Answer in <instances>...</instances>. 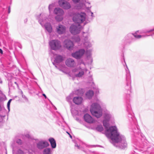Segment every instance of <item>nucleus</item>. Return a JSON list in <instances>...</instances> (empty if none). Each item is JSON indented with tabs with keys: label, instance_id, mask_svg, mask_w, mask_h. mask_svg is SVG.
I'll use <instances>...</instances> for the list:
<instances>
[{
	"label": "nucleus",
	"instance_id": "obj_26",
	"mask_svg": "<svg viewBox=\"0 0 154 154\" xmlns=\"http://www.w3.org/2000/svg\"><path fill=\"white\" fill-rule=\"evenodd\" d=\"M85 42L84 43V45L85 47L88 48L92 47V45L90 42H88V40Z\"/></svg>",
	"mask_w": 154,
	"mask_h": 154
},
{
	"label": "nucleus",
	"instance_id": "obj_3",
	"mask_svg": "<svg viewBox=\"0 0 154 154\" xmlns=\"http://www.w3.org/2000/svg\"><path fill=\"white\" fill-rule=\"evenodd\" d=\"M143 32L139 30L136 31L134 33H129L125 35L122 42L124 45L130 44L135 41L136 39H139L143 37V35H140Z\"/></svg>",
	"mask_w": 154,
	"mask_h": 154
},
{
	"label": "nucleus",
	"instance_id": "obj_27",
	"mask_svg": "<svg viewBox=\"0 0 154 154\" xmlns=\"http://www.w3.org/2000/svg\"><path fill=\"white\" fill-rule=\"evenodd\" d=\"M83 37L84 38V39L85 41L88 40V38L89 36V34L87 32H83Z\"/></svg>",
	"mask_w": 154,
	"mask_h": 154
},
{
	"label": "nucleus",
	"instance_id": "obj_19",
	"mask_svg": "<svg viewBox=\"0 0 154 154\" xmlns=\"http://www.w3.org/2000/svg\"><path fill=\"white\" fill-rule=\"evenodd\" d=\"M83 100L82 98L81 97H74L73 99V102L76 104L79 105L81 104Z\"/></svg>",
	"mask_w": 154,
	"mask_h": 154
},
{
	"label": "nucleus",
	"instance_id": "obj_11",
	"mask_svg": "<svg viewBox=\"0 0 154 154\" xmlns=\"http://www.w3.org/2000/svg\"><path fill=\"white\" fill-rule=\"evenodd\" d=\"M85 52V50L83 49H81L75 52L72 53V56L74 58L78 60L80 59Z\"/></svg>",
	"mask_w": 154,
	"mask_h": 154
},
{
	"label": "nucleus",
	"instance_id": "obj_25",
	"mask_svg": "<svg viewBox=\"0 0 154 154\" xmlns=\"http://www.w3.org/2000/svg\"><path fill=\"white\" fill-rule=\"evenodd\" d=\"M111 116L109 113L108 112H105L104 113V119L109 120Z\"/></svg>",
	"mask_w": 154,
	"mask_h": 154
},
{
	"label": "nucleus",
	"instance_id": "obj_18",
	"mask_svg": "<svg viewBox=\"0 0 154 154\" xmlns=\"http://www.w3.org/2000/svg\"><path fill=\"white\" fill-rule=\"evenodd\" d=\"M84 119L85 122L89 123H92L94 121V120L87 113L84 115Z\"/></svg>",
	"mask_w": 154,
	"mask_h": 154
},
{
	"label": "nucleus",
	"instance_id": "obj_23",
	"mask_svg": "<svg viewBox=\"0 0 154 154\" xmlns=\"http://www.w3.org/2000/svg\"><path fill=\"white\" fill-rule=\"evenodd\" d=\"M94 92L92 90H89L86 93L87 98L89 99H91L94 95Z\"/></svg>",
	"mask_w": 154,
	"mask_h": 154
},
{
	"label": "nucleus",
	"instance_id": "obj_51",
	"mask_svg": "<svg viewBox=\"0 0 154 154\" xmlns=\"http://www.w3.org/2000/svg\"><path fill=\"white\" fill-rule=\"evenodd\" d=\"M73 78L72 79L73 80H74V79L75 78Z\"/></svg>",
	"mask_w": 154,
	"mask_h": 154
},
{
	"label": "nucleus",
	"instance_id": "obj_43",
	"mask_svg": "<svg viewBox=\"0 0 154 154\" xmlns=\"http://www.w3.org/2000/svg\"><path fill=\"white\" fill-rule=\"evenodd\" d=\"M11 12V8H10V6H9L8 7V13L9 14Z\"/></svg>",
	"mask_w": 154,
	"mask_h": 154
},
{
	"label": "nucleus",
	"instance_id": "obj_7",
	"mask_svg": "<svg viewBox=\"0 0 154 154\" xmlns=\"http://www.w3.org/2000/svg\"><path fill=\"white\" fill-rule=\"evenodd\" d=\"M49 44L51 49L54 51L58 50L61 47L60 42L56 39L51 40L49 42Z\"/></svg>",
	"mask_w": 154,
	"mask_h": 154
},
{
	"label": "nucleus",
	"instance_id": "obj_53",
	"mask_svg": "<svg viewBox=\"0 0 154 154\" xmlns=\"http://www.w3.org/2000/svg\"><path fill=\"white\" fill-rule=\"evenodd\" d=\"M26 20H25V21H27V19H26Z\"/></svg>",
	"mask_w": 154,
	"mask_h": 154
},
{
	"label": "nucleus",
	"instance_id": "obj_22",
	"mask_svg": "<svg viewBox=\"0 0 154 154\" xmlns=\"http://www.w3.org/2000/svg\"><path fill=\"white\" fill-rule=\"evenodd\" d=\"M109 120L104 119L103 121V125L106 128V130L105 131V134H106V131L107 130L109 129L112 126L110 127L109 128L108 127L109 126Z\"/></svg>",
	"mask_w": 154,
	"mask_h": 154
},
{
	"label": "nucleus",
	"instance_id": "obj_36",
	"mask_svg": "<svg viewBox=\"0 0 154 154\" xmlns=\"http://www.w3.org/2000/svg\"><path fill=\"white\" fill-rule=\"evenodd\" d=\"M137 129L138 131H139V129H138V127H137ZM134 131V132H136V133H137V132H136V131ZM137 133H139V134H140V136L142 137V138H143V137H144V135H143V134H142L140 132H139V131H138L137 132Z\"/></svg>",
	"mask_w": 154,
	"mask_h": 154
},
{
	"label": "nucleus",
	"instance_id": "obj_15",
	"mask_svg": "<svg viewBox=\"0 0 154 154\" xmlns=\"http://www.w3.org/2000/svg\"><path fill=\"white\" fill-rule=\"evenodd\" d=\"M72 72H75V77H81L84 74V70L82 69H75L72 70Z\"/></svg>",
	"mask_w": 154,
	"mask_h": 154
},
{
	"label": "nucleus",
	"instance_id": "obj_46",
	"mask_svg": "<svg viewBox=\"0 0 154 154\" xmlns=\"http://www.w3.org/2000/svg\"><path fill=\"white\" fill-rule=\"evenodd\" d=\"M66 133L69 135V136L71 138H72V136L70 135V134L69 132H68L67 131L66 132Z\"/></svg>",
	"mask_w": 154,
	"mask_h": 154
},
{
	"label": "nucleus",
	"instance_id": "obj_29",
	"mask_svg": "<svg viewBox=\"0 0 154 154\" xmlns=\"http://www.w3.org/2000/svg\"><path fill=\"white\" fill-rule=\"evenodd\" d=\"M96 130L100 132H101L103 130V128L102 125H98L96 128Z\"/></svg>",
	"mask_w": 154,
	"mask_h": 154
},
{
	"label": "nucleus",
	"instance_id": "obj_39",
	"mask_svg": "<svg viewBox=\"0 0 154 154\" xmlns=\"http://www.w3.org/2000/svg\"><path fill=\"white\" fill-rule=\"evenodd\" d=\"M3 120V119L2 117L0 116V127L1 126L2 124V121Z\"/></svg>",
	"mask_w": 154,
	"mask_h": 154
},
{
	"label": "nucleus",
	"instance_id": "obj_49",
	"mask_svg": "<svg viewBox=\"0 0 154 154\" xmlns=\"http://www.w3.org/2000/svg\"><path fill=\"white\" fill-rule=\"evenodd\" d=\"M0 53L1 54H3V51L2 50L1 48H0Z\"/></svg>",
	"mask_w": 154,
	"mask_h": 154
},
{
	"label": "nucleus",
	"instance_id": "obj_9",
	"mask_svg": "<svg viewBox=\"0 0 154 154\" xmlns=\"http://www.w3.org/2000/svg\"><path fill=\"white\" fill-rule=\"evenodd\" d=\"M126 86L125 87V93L127 95V99H128L130 97V94L131 93V78H126Z\"/></svg>",
	"mask_w": 154,
	"mask_h": 154
},
{
	"label": "nucleus",
	"instance_id": "obj_28",
	"mask_svg": "<svg viewBox=\"0 0 154 154\" xmlns=\"http://www.w3.org/2000/svg\"><path fill=\"white\" fill-rule=\"evenodd\" d=\"M73 94H70L69 96L66 97V100L68 102H70L73 97Z\"/></svg>",
	"mask_w": 154,
	"mask_h": 154
},
{
	"label": "nucleus",
	"instance_id": "obj_30",
	"mask_svg": "<svg viewBox=\"0 0 154 154\" xmlns=\"http://www.w3.org/2000/svg\"><path fill=\"white\" fill-rule=\"evenodd\" d=\"M21 94L22 98L25 100V101L26 102H28L29 100L28 98L25 95L23 94V92L22 91H21Z\"/></svg>",
	"mask_w": 154,
	"mask_h": 154
},
{
	"label": "nucleus",
	"instance_id": "obj_45",
	"mask_svg": "<svg viewBox=\"0 0 154 154\" xmlns=\"http://www.w3.org/2000/svg\"><path fill=\"white\" fill-rule=\"evenodd\" d=\"M42 95L44 97H45V99H46L47 98V97H46V95L45 94H42Z\"/></svg>",
	"mask_w": 154,
	"mask_h": 154
},
{
	"label": "nucleus",
	"instance_id": "obj_6",
	"mask_svg": "<svg viewBox=\"0 0 154 154\" xmlns=\"http://www.w3.org/2000/svg\"><path fill=\"white\" fill-rule=\"evenodd\" d=\"M64 13L63 10L59 8H55L54 9V14L56 15L55 19L57 21L60 22L62 20Z\"/></svg>",
	"mask_w": 154,
	"mask_h": 154
},
{
	"label": "nucleus",
	"instance_id": "obj_38",
	"mask_svg": "<svg viewBox=\"0 0 154 154\" xmlns=\"http://www.w3.org/2000/svg\"><path fill=\"white\" fill-rule=\"evenodd\" d=\"M75 147H76L77 148L79 149H81V147H80L79 146V145L78 144H77L76 143H75Z\"/></svg>",
	"mask_w": 154,
	"mask_h": 154
},
{
	"label": "nucleus",
	"instance_id": "obj_31",
	"mask_svg": "<svg viewBox=\"0 0 154 154\" xmlns=\"http://www.w3.org/2000/svg\"><path fill=\"white\" fill-rule=\"evenodd\" d=\"M12 100V99H10L8 102V103H7V108H8V111L9 112L10 110V103H11V101Z\"/></svg>",
	"mask_w": 154,
	"mask_h": 154
},
{
	"label": "nucleus",
	"instance_id": "obj_16",
	"mask_svg": "<svg viewBox=\"0 0 154 154\" xmlns=\"http://www.w3.org/2000/svg\"><path fill=\"white\" fill-rule=\"evenodd\" d=\"M63 60V57L61 55H58L55 57L54 60V62L53 63V64L55 66V67L57 68V65L55 63H59L61 62Z\"/></svg>",
	"mask_w": 154,
	"mask_h": 154
},
{
	"label": "nucleus",
	"instance_id": "obj_47",
	"mask_svg": "<svg viewBox=\"0 0 154 154\" xmlns=\"http://www.w3.org/2000/svg\"><path fill=\"white\" fill-rule=\"evenodd\" d=\"M87 57L88 58H91V54H89V55L87 56Z\"/></svg>",
	"mask_w": 154,
	"mask_h": 154
},
{
	"label": "nucleus",
	"instance_id": "obj_40",
	"mask_svg": "<svg viewBox=\"0 0 154 154\" xmlns=\"http://www.w3.org/2000/svg\"><path fill=\"white\" fill-rule=\"evenodd\" d=\"M91 147H101V146L99 145H91Z\"/></svg>",
	"mask_w": 154,
	"mask_h": 154
},
{
	"label": "nucleus",
	"instance_id": "obj_2",
	"mask_svg": "<svg viewBox=\"0 0 154 154\" xmlns=\"http://www.w3.org/2000/svg\"><path fill=\"white\" fill-rule=\"evenodd\" d=\"M71 15L72 16V20L75 23L72 24L69 27V31L73 35L79 33L82 27L81 23H83L86 19V14L84 12L72 13Z\"/></svg>",
	"mask_w": 154,
	"mask_h": 154
},
{
	"label": "nucleus",
	"instance_id": "obj_32",
	"mask_svg": "<svg viewBox=\"0 0 154 154\" xmlns=\"http://www.w3.org/2000/svg\"><path fill=\"white\" fill-rule=\"evenodd\" d=\"M54 4H50L48 6V9L50 12L52 10L53 8L54 7Z\"/></svg>",
	"mask_w": 154,
	"mask_h": 154
},
{
	"label": "nucleus",
	"instance_id": "obj_21",
	"mask_svg": "<svg viewBox=\"0 0 154 154\" xmlns=\"http://www.w3.org/2000/svg\"><path fill=\"white\" fill-rule=\"evenodd\" d=\"M154 35V27L149 30H145V37L149 36H152V37Z\"/></svg>",
	"mask_w": 154,
	"mask_h": 154
},
{
	"label": "nucleus",
	"instance_id": "obj_34",
	"mask_svg": "<svg viewBox=\"0 0 154 154\" xmlns=\"http://www.w3.org/2000/svg\"><path fill=\"white\" fill-rule=\"evenodd\" d=\"M16 142L19 145H21L22 143V141L20 139H17L16 140Z\"/></svg>",
	"mask_w": 154,
	"mask_h": 154
},
{
	"label": "nucleus",
	"instance_id": "obj_13",
	"mask_svg": "<svg viewBox=\"0 0 154 154\" xmlns=\"http://www.w3.org/2000/svg\"><path fill=\"white\" fill-rule=\"evenodd\" d=\"M64 47L69 50H73L74 45L73 42L71 40L67 39L65 40L63 42Z\"/></svg>",
	"mask_w": 154,
	"mask_h": 154
},
{
	"label": "nucleus",
	"instance_id": "obj_35",
	"mask_svg": "<svg viewBox=\"0 0 154 154\" xmlns=\"http://www.w3.org/2000/svg\"><path fill=\"white\" fill-rule=\"evenodd\" d=\"M74 40H75V42H78L80 41V39L78 37H74Z\"/></svg>",
	"mask_w": 154,
	"mask_h": 154
},
{
	"label": "nucleus",
	"instance_id": "obj_44",
	"mask_svg": "<svg viewBox=\"0 0 154 154\" xmlns=\"http://www.w3.org/2000/svg\"><path fill=\"white\" fill-rule=\"evenodd\" d=\"M12 152L13 154H14L15 152V148L14 147H13Z\"/></svg>",
	"mask_w": 154,
	"mask_h": 154
},
{
	"label": "nucleus",
	"instance_id": "obj_20",
	"mask_svg": "<svg viewBox=\"0 0 154 154\" xmlns=\"http://www.w3.org/2000/svg\"><path fill=\"white\" fill-rule=\"evenodd\" d=\"M50 142L51 148L52 149H54L56 147V141L54 138L50 137L48 140Z\"/></svg>",
	"mask_w": 154,
	"mask_h": 154
},
{
	"label": "nucleus",
	"instance_id": "obj_8",
	"mask_svg": "<svg viewBox=\"0 0 154 154\" xmlns=\"http://www.w3.org/2000/svg\"><path fill=\"white\" fill-rule=\"evenodd\" d=\"M75 5L72 6V9L79 10L84 9L85 7V5L83 2H80L81 0H72Z\"/></svg>",
	"mask_w": 154,
	"mask_h": 154
},
{
	"label": "nucleus",
	"instance_id": "obj_41",
	"mask_svg": "<svg viewBox=\"0 0 154 154\" xmlns=\"http://www.w3.org/2000/svg\"><path fill=\"white\" fill-rule=\"evenodd\" d=\"M126 77H131L130 72H127V73L126 74Z\"/></svg>",
	"mask_w": 154,
	"mask_h": 154
},
{
	"label": "nucleus",
	"instance_id": "obj_12",
	"mask_svg": "<svg viewBox=\"0 0 154 154\" xmlns=\"http://www.w3.org/2000/svg\"><path fill=\"white\" fill-rule=\"evenodd\" d=\"M59 6L65 10H68L71 7L70 3L65 0H59L58 1Z\"/></svg>",
	"mask_w": 154,
	"mask_h": 154
},
{
	"label": "nucleus",
	"instance_id": "obj_1",
	"mask_svg": "<svg viewBox=\"0 0 154 154\" xmlns=\"http://www.w3.org/2000/svg\"><path fill=\"white\" fill-rule=\"evenodd\" d=\"M106 135L115 143L114 145L117 147L122 149L127 148V144L125 138L123 135L120 134L116 126L110 128L106 132Z\"/></svg>",
	"mask_w": 154,
	"mask_h": 154
},
{
	"label": "nucleus",
	"instance_id": "obj_50",
	"mask_svg": "<svg viewBox=\"0 0 154 154\" xmlns=\"http://www.w3.org/2000/svg\"><path fill=\"white\" fill-rule=\"evenodd\" d=\"M14 83L15 84H16V85H17V82H14Z\"/></svg>",
	"mask_w": 154,
	"mask_h": 154
},
{
	"label": "nucleus",
	"instance_id": "obj_24",
	"mask_svg": "<svg viewBox=\"0 0 154 154\" xmlns=\"http://www.w3.org/2000/svg\"><path fill=\"white\" fill-rule=\"evenodd\" d=\"M42 153L43 154H52L51 149L50 148L47 147L44 149Z\"/></svg>",
	"mask_w": 154,
	"mask_h": 154
},
{
	"label": "nucleus",
	"instance_id": "obj_10",
	"mask_svg": "<svg viewBox=\"0 0 154 154\" xmlns=\"http://www.w3.org/2000/svg\"><path fill=\"white\" fill-rule=\"evenodd\" d=\"M49 146V144L45 140H41L37 142L36 146L37 148L39 150H42L47 147Z\"/></svg>",
	"mask_w": 154,
	"mask_h": 154
},
{
	"label": "nucleus",
	"instance_id": "obj_37",
	"mask_svg": "<svg viewBox=\"0 0 154 154\" xmlns=\"http://www.w3.org/2000/svg\"><path fill=\"white\" fill-rule=\"evenodd\" d=\"M93 88L94 89H95V91L96 92V93H97L99 92V90L98 88L95 87V88L94 87Z\"/></svg>",
	"mask_w": 154,
	"mask_h": 154
},
{
	"label": "nucleus",
	"instance_id": "obj_52",
	"mask_svg": "<svg viewBox=\"0 0 154 154\" xmlns=\"http://www.w3.org/2000/svg\"><path fill=\"white\" fill-rule=\"evenodd\" d=\"M26 20H25V21H27V19H26Z\"/></svg>",
	"mask_w": 154,
	"mask_h": 154
},
{
	"label": "nucleus",
	"instance_id": "obj_54",
	"mask_svg": "<svg viewBox=\"0 0 154 154\" xmlns=\"http://www.w3.org/2000/svg\"><path fill=\"white\" fill-rule=\"evenodd\" d=\"M124 62H125V60L124 58Z\"/></svg>",
	"mask_w": 154,
	"mask_h": 154
},
{
	"label": "nucleus",
	"instance_id": "obj_14",
	"mask_svg": "<svg viewBox=\"0 0 154 154\" xmlns=\"http://www.w3.org/2000/svg\"><path fill=\"white\" fill-rule=\"evenodd\" d=\"M56 30L58 34L62 35L65 32L66 27L63 25L59 24L56 27Z\"/></svg>",
	"mask_w": 154,
	"mask_h": 154
},
{
	"label": "nucleus",
	"instance_id": "obj_48",
	"mask_svg": "<svg viewBox=\"0 0 154 154\" xmlns=\"http://www.w3.org/2000/svg\"><path fill=\"white\" fill-rule=\"evenodd\" d=\"M91 17H94V16H93V13L92 12H91Z\"/></svg>",
	"mask_w": 154,
	"mask_h": 154
},
{
	"label": "nucleus",
	"instance_id": "obj_42",
	"mask_svg": "<svg viewBox=\"0 0 154 154\" xmlns=\"http://www.w3.org/2000/svg\"><path fill=\"white\" fill-rule=\"evenodd\" d=\"M128 117L129 118L132 119V118L133 116L131 114H129L128 115Z\"/></svg>",
	"mask_w": 154,
	"mask_h": 154
},
{
	"label": "nucleus",
	"instance_id": "obj_4",
	"mask_svg": "<svg viewBox=\"0 0 154 154\" xmlns=\"http://www.w3.org/2000/svg\"><path fill=\"white\" fill-rule=\"evenodd\" d=\"M36 19L38 20L39 23L42 27L44 26L45 29L49 33L52 32V27L50 23H47L45 24L46 20L47 19V15L45 14H41L36 17Z\"/></svg>",
	"mask_w": 154,
	"mask_h": 154
},
{
	"label": "nucleus",
	"instance_id": "obj_17",
	"mask_svg": "<svg viewBox=\"0 0 154 154\" xmlns=\"http://www.w3.org/2000/svg\"><path fill=\"white\" fill-rule=\"evenodd\" d=\"M66 66L69 67H73L75 66V62L74 60L72 58L67 59L65 61Z\"/></svg>",
	"mask_w": 154,
	"mask_h": 154
},
{
	"label": "nucleus",
	"instance_id": "obj_5",
	"mask_svg": "<svg viewBox=\"0 0 154 154\" xmlns=\"http://www.w3.org/2000/svg\"><path fill=\"white\" fill-rule=\"evenodd\" d=\"M92 114L97 118H100L102 115V110L101 106L96 103H93L90 109Z\"/></svg>",
	"mask_w": 154,
	"mask_h": 154
},
{
	"label": "nucleus",
	"instance_id": "obj_33",
	"mask_svg": "<svg viewBox=\"0 0 154 154\" xmlns=\"http://www.w3.org/2000/svg\"><path fill=\"white\" fill-rule=\"evenodd\" d=\"M16 154H24V152L22 150L19 149L17 150Z\"/></svg>",
	"mask_w": 154,
	"mask_h": 154
}]
</instances>
